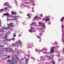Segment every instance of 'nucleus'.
Returning <instances> with one entry per match:
<instances>
[{"label":"nucleus","mask_w":64,"mask_h":64,"mask_svg":"<svg viewBox=\"0 0 64 64\" xmlns=\"http://www.w3.org/2000/svg\"><path fill=\"white\" fill-rule=\"evenodd\" d=\"M39 41H40V42H41V40H40Z\"/></svg>","instance_id":"obj_32"},{"label":"nucleus","mask_w":64,"mask_h":64,"mask_svg":"<svg viewBox=\"0 0 64 64\" xmlns=\"http://www.w3.org/2000/svg\"><path fill=\"white\" fill-rule=\"evenodd\" d=\"M5 5H7V3H6L5 2V4H4Z\"/></svg>","instance_id":"obj_21"},{"label":"nucleus","mask_w":64,"mask_h":64,"mask_svg":"<svg viewBox=\"0 0 64 64\" xmlns=\"http://www.w3.org/2000/svg\"><path fill=\"white\" fill-rule=\"evenodd\" d=\"M15 20V18L13 19V20Z\"/></svg>","instance_id":"obj_25"},{"label":"nucleus","mask_w":64,"mask_h":64,"mask_svg":"<svg viewBox=\"0 0 64 64\" xmlns=\"http://www.w3.org/2000/svg\"><path fill=\"white\" fill-rule=\"evenodd\" d=\"M41 56H40V58H41Z\"/></svg>","instance_id":"obj_46"},{"label":"nucleus","mask_w":64,"mask_h":64,"mask_svg":"<svg viewBox=\"0 0 64 64\" xmlns=\"http://www.w3.org/2000/svg\"><path fill=\"white\" fill-rule=\"evenodd\" d=\"M11 25H13V23H10L9 24H8V26H10Z\"/></svg>","instance_id":"obj_4"},{"label":"nucleus","mask_w":64,"mask_h":64,"mask_svg":"<svg viewBox=\"0 0 64 64\" xmlns=\"http://www.w3.org/2000/svg\"><path fill=\"white\" fill-rule=\"evenodd\" d=\"M25 3H27L26 2H25Z\"/></svg>","instance_id":"obj_42"},{"label":"nucleus","mask_w":64,"mask_h":64,"mask_svg":"<svg viewBox=\"0 0 64 64\" xmlns=\"http://www.w3.org/2000/svg\"><path fill=\"white\" fill-rule=\"evenodd\" d=\"M53 56H52L51 57V58H53Z\"/></svg>","instance_id":"obj_36"},{"label":"nucleus","mask_w":64,"mask_h":64,"mask_svg":"<svg viewBox=\"0 0 64 64\" xmlns=\"http://www.w3.org/2000/svg\"><path fill=\"white\" fill-rule=\"evenodd\" d=\"M40 17H42V14H41L40 15Z\"/></svg>","instance_id":"obj_14"},{"label":"nucleus","mask_w":64,"mask_h":64,"mask_svg":"<svg viewBox=\"0 0 64 64\" xmlns=\"http://www.w3.org/2000/svg\"><path fill=\"white\" fill-rule=\"evenodd\" d=\"M12 39V40H14V38H13Z\"/></svg>","instance_id":"obj_27"},{"label":"nucleus","mask_w":64,"mask_h":64,"mask_svg":"<svg viewBox=\"0 0 64 64\" xmlns=\"http://www.w3.org/2000/svg\"><path fill=\"white\" fill-rule=\"evenodd\" d=\"M30 17L31 18V17Z\"/></svg>","instance_id":"obj_44"},{"label":"nucleus","mask_w":64,"mask_h":64,"mask_svg":"<svg viewBox=\"0 0 64 64\" xmlns=\"http://www.w3.org/2000/svg\"><path fill=\"white\" fill-rule=\"evenodd\" d=\"M64 19V17H63L60 20V21L61 22H62L63 21V19Z\"/></svg>","instance_id":"obj_5"},{"label":"nucleus","mask_w":64,"mask_h":64,"mask_svg":"<svg viewBox=\"0 0 64 64\" xmlns=\"http://www.w3.org/2000/svg\"><path fill=\"white\" fill-rule=\"evenodd\" d=\"M9 57H10V56H8L7 57V58H9Z\"/></svg>","instance_id":"obj_23"},{"label":"nucleus","mask_w":64,"mask_h":64,"mask_svg":"<svg viewBox=\"0 0 64 64\" xmlns=\"http://www.w3.org/2000/svg\"><path fill=\"white\" fill-rule=\"evenodd\" d=\"M0 26H1V24H0Z\"/></svg>","instance_id":"obj_43"},{"label":"nucleus","mask_w":64,"mask_h":64,"mask_svg":"<svg viewBox=\"0 0 64 64\" xmlns=\"http://www.w3.org/2000/svg\"><path fill=\"white\" fill-rule=\"evenodd\" d=\"M40 18H37V20H38V19H40Z\"/></svg>","instance_id":"obj_18"},{"label":"nucleus","mask_w":64,"mask_h":64,"mask_svg":"<svg viewBox=\"0 0 64 64\" xmlns=\"http://www.w3.org/2000/svg\"><path fill=\"white\" fill-rule=\"evenodd\" d=\"M38 16H36L34 18V19H35L36 18H38Z\"/></svg>","instance_id":"obj_10"},{"label":"nucleus","mask_w":64,"mask_h":64,"mask_svg":"<svg viewBox=\"0 0 64 64\" xmlns=\"http://www.w3.org/2000/svg\"><path fill=\"white\" fill-rule=\"evenodd\" d=\"M19 59V58L17 57H16L13 56L12 58V61L11 62V60H8V62H10V64H14L15 63H17L18 61L17 60Z\"/></svg>","instance_id":"obj_1"},{"label":"nucleus","mask_w":64,"mask_h":64,"mask_svg":"<svg viewBox=\"0 0 64 64\" xmlns=\"http://www.w3.org/2000/svg\"><path fill=\"white\" fill-rule=\"evenodd\" d=\"M39 38H40V40H41V38H40V36H38Z\"/></svg>","instance_id":"obj_15"},{"label":"nucleus","mask_w":64,"mask_h":64,"mask_svg":"<svg viewBox=\"0 0 64 64\" xmlns=\"http://www.w3.org/2000/svg\"><path fill=\"white\" fill-rule=\"evenodd\" d=\"M0 24H1V22H0Z\"/></svg>","instance_id":"obj_41"},{"label":"nucleus","mask_w":64,"mask_h":64,"mask_svg":"<svg viewBox=\"0 0 64 64\" xmlns=\"http://www.w3.org/2000/svg\"><path fill=\"white\" fill-rule=\"evenodd\" d=\"M31 29H32V30H33V27H32V26L31 27Z\"/></svg>","instance_id":"obj_16"},{"label":"nucleus","mask_w":64,"mask_h":64,"mask_svg":"<svg viewBox=\"0 0 64 64\" xmlns=\"http://www.w3.org/2000/svg\"><path fill=\"white\" fill-rule=\"evenodd\" d=\"M8 12H6V14H4V15H8L9 16V14H8Z\"/></svg>","instance_id":"obj_7"},{"label":"nucleus","mask_w":64,"mask_h":64,"mask_svg":"<svg viewBox=\"0 0 64 64\" xmlns=\"http://www.w3.org/2000/svg\"><path fill=\"white\" fill-rule=\"evenodd\" d=\"M46 56V57H49V56Z\"/></svg>","instance_id":"obj_26"},{"label":"nucleus","mask_w":64,"mask_h":64,"mask_svg":"<svg viewBox=\"0 0 64 64\" xmlns=\"http://www.w3.org/2000/svg\"><path fill=\"white\" fill-rule=\"evenodd\" d=\"M0 11H1V12H3V10L2 9H1L0 10Z\"/></svg>","instance_id":"obj_17"},{"label":"nucleus","mask_w":64,"mask_h":64,"mask_svg":"<svg viewBox=\"0 0 64 64\" xmlns=\"http://www.w3.org/2000/svg\"><path fill=\"white\" fill-rule=\"evenodd\" d=\"M18 43L20 44H22V42L21 41H20V40L19 41Z\"/></svg>","instance_id":"obj_9"},{"label":"nucleus","mask_w":64,"mask_h":64,"mask_svg":"<svg viewBox=\"0 0 64 64\" xmlns=\"http://www.w3.org/2000/svg\"><path fill=\"white\" fill-rule=\"evenodd\" d=\"M28 31H29V32H33L32 31L31 29H30L28 30Z\"/></svg>","instance_id":"obj_8"},{"label":"nucleus","mask_w":64,"mask_h":64,"mask_svg":"<svg viewBox=\"0 0 64 64\" xmlns=\"http://www.w3.org/2000/svg\"><path fill=\"white\" fill-rule=\"evenodd\" d=\"M42 27H45V25H43L42 26Z\"/></svg>","instance_id":"obj_22"},{"label":"nucleus","mask_w":64,"mask_h":64,"mask_svg":"<svg viewBox=\"0 0 64 64\" xmlns=\"http://www.w3.org/2000/svg\"><path fill=\"white\" fill-rule=\"evenodd\" d=\"M8 9V8H5L3 10L4 11V10H7V9Z\"/></svg>","instance_id":"obj_6"},{"label":"nucleus","mask_w":64,"mask_h":64,"mask_svg":"<svg viewBox=\"0 0 64 64\" xmlns=\"http://www.w3.org/2000/svg\"><path fill=\"white\" fill-rule=\"evenodd\" d=\"M46 19V22H47L48 21H49V17L48 16H47V17Z\"/></svg>","instance_id":"obj_3"},{"label":"nucleus","mask_w":64,"mask_h":64,"mask_svg":"<svg viewBox=\"0 0 64 64\" xmlns=\"http://www.w3.org/2000/svg\"><path fill=\"white\" fill-rule=\"evenodd\" d=\"M21 36V35H19V36L20 37V36Z\"/></svg>","instance_id":"obj_31"},{"label":"nucleus","mask_w":64,"mask_h":64,"mask_svg":"<svg viewBox=\"0 0 64 64\" xmlns=\"http://www.w3.org/2000/svg\"><path fill=\"white\" fill-rule=\"evenodd\" d=\"M54 47L55 46H54L51 48V49L50 52V53H53V52L54 51Z\"/></svg>","instance_id":"obj_2"},{"label":"nucleus","mask_w":64,"mask_h":64,"mask_svg":"<svg viewBox=\"0 0 64 64\" xmlns=\"http://www.w3.org/2000/svg\"><path fill=\"white\" fill-rule=\"evenodd\" d=\"M15 20H17V18H15Z\"/></svg>","instance_id":"obj_29"},{"label":"nucleus","mask_w":64,"mask_h":64,"mask_svg":"<svg viewBox=\"0 0 64 64\" xmlns=\"http://www.w3.org/2000/svg\"><path fill=\"white\" fill-rule=\"evenodd\" d=\"M10 27H9V26H8V27L7 28V29H9V28Z\"/></svg>","instance_id":"obj_19"},{"label":"nucleus","mask_w":64,"mask_h":64,"mask_svg":"<svg viewBox=\"0 0 64 64\" xmlns=\"http://www.w3.org/2000/svg\"><path fill=\"white\" fill-rule=\"evenodd\" d=\"M54 44H52V45H54Z\"/></svg>","instance_id":"obj_45"},{"label":"nucleus","mask_w":64,"mask_h":64,"mask_svg":"<svg viewBox=\"0 0 64 64\" xmlns=\"http://www.w3.org/2000/svg\"><path fill=\"white\" fill-rule=\"evenodd\" d=\"M51 62H52V63H53V64H55V62H54V61L51 60Z\"/></svg>","instance_id":"obj_11"},{"label":"nucleus","mask_w":64,"mask_h":64,"mask_svg":"<svg viewBox=\"0 0 64 64\" xmlns=\"http://www.w3.org/2000/svg\"><path fill=\"white\" fill-rule=\"evenodd\" d=\"M50 59H52V58H50Z\"/></svg>","instance_id":"obj_40"},{"label":"nucleus","mask_w":64,"mask_h":64,"mask_svg":"<svg viewBox=\"0 0 64 64\" xmlns=\"http://www.w3.org/2000/svg\"><path fill=\"white\" fill-rule=\"evenodd\" d=\"M18 44V43H16V45H17V44Z\"/></svg>","instance_id":"obj_38"},{"label":"nucleus","mask_w":64,"mask_h":64,"mask_svg":"<svg viewBox=\"0 0 64 64\" xmlns=\"http://www.w3.org/2000/svg\"><path fill=\"white\" fill-rule=\"evenodd\" d=\"M32 12H33L34 11V10H32Z\"/></svg>","instance_id":"obj_35"},{"label":"nucleus","mask_w":64,"mask_h":64,"mask_svg":"<svg viewBox=\"0 0 64 64\" xmlns=\"http://www.w3.org/2000/svg\"><path fill=\"white\" fill-rule=\"evenodd\" d=\"M15 36H16V35H14V37H15Z\"/></svg>","instance_id":"obj_30"},{"label":"nucleus","mask_w":64,"mask_h":64,"mask_svg":"<svg viewBox=\"0 0 64 64\" xmlns=\"http://www.w3.org/2000/svg\"><path fill=\"white\" fill-rule=\"evenodd\" d=\"M9 41H10V40H9Z\"/></svg>","instance_id":"obj_37"},{"label":"nucleus","mask_w":64,"mask_h":64,"mask_svg":"<svg viewBox=\"0 0 64 64\" xmlns=\"http://www.w3.org/2000/svg\"><path fill=\"white\" fill-rule=\"evenodd\" d=\"M48 24H49V25H50V24H51V22H48Z\"/></svg>","instance_id":"obj_13"},{"label":"nucleus","mask_w":64,"mask_h":64,"mask_svg":"<svg viewBox=\"0 0 64 64\" xmlns=\"http://www.w3.org/2000/svg\"><path fill=\"white\" fill-rule=\"evenodd\" d=\"M12 14L13 15V14H16V13H14V12H12Z\"/></svg>","instance_id":"obj_12"},{"label":"nucleus","mask_w":64,"mask_h":64,"mask_svg":"<svg viewBox=\"0 0 64 64\" xmlns=\"http://www.w3.org/2000/svg\"><path fill=\"white\" fill-rule=\"evenodd\" d=\"M34 22H32V24H34Z\"/></svg>","instance_id":"obj_33"},{"label":"nucleus","mask_w":64,"mask_h":64,"mask_svg":"<svg viewBox=\"0 0 64 64\" xmlns=\"http://www.w3.org/2000/svg\"><path fill=\"white\" fill-rule=\"evenodd\" d=\"M10 21V20H13V19H10L9 20Z\"/></svg>","instance_id":"obj_20"},{"label":"nucleus","mask_w":64,"mask_h":64,"mask_svg":"<svg viewBox=\"0 0 64 64\" xmlns=\"http://www.w3.org/2000/svg\"><path fill=\"white\" fill-rule=\"evenodd\" d=\"M0 21H1V20H0Z\"/></svg>","instance_id":"obj_47"},{"label":"nucleus","mask_w":64,"mask_h":64,"mask_svg":"<svg viewBox=\"0 0 64 64\" xmlns=\"http://www.w3.org/2000/svg\"><path fill=\"white\" fill-rule=\"evenodd\" d=\"M12 18H14V17H12Z\"/></svg>","instance_id":"obj_39"},{"label":"nucleus","mask_w":64,"mask_h":64,"mask_svg":"<svg viewBox=\"0 0 64 64\" xmlns=\"http://www.w3.org/2000/svg\"><path fill=\"white\" fill-rule=\"evenodd\" d=\"M36 52H37V50H36Z\"/></svg>","instance_id":"obj_34"},{"label":"nucleus","mask_w":64,"mask_h":64,"mask_svg":"<svg viewBox=\"0 0 64 64\" xmlns=\"http://www.w3.org/2000/svg\"><path fill=\"white\" fill-rule=\"evenodd\" d=\"M50 55H51V56H54V55H52V54H50Z\"/></svg>","instance_id":"obj_28"},{"label":"nucleus","mask_w":64,"mask_h":64,"mask_svg":"<svg viewBox=\"0 0 64 64\" xmlns=\"http://www.w3.org/2000/svg\"><path fill=\"white\" fill-rule=\"evenodd\" d=\"M27 15V16H30V15H29L28 14Z\"/></svg>","instance_id":"obj_24"}]
</instances>
